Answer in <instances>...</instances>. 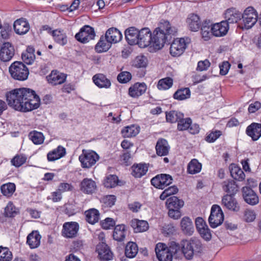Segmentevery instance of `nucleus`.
Masks as SVG:
<instances>
[{
    "instance_id": "1",
    "label": "nucleus",
    "mask_w": 261,
    "mask_h": 261,
    "mask_svg": "<svg viewBox=\"0 0 261 261\" xmlns=\"http://www.w3.org/2000/svg\"><path fill=\"white\" fill-rule=\"evenodd\" d=\"M6 98L10 107L23 112L37 109L40 106L39 97L29 88L14 89L6 94Z\"/></svg>"
},
{
    "instance_id": "2",
    "label": "nucleus",
    "mask_w": 261,
    "mask_h": 261,
    "mask_svg": "<svg viewBox=\"0 0 261 261\" xmlns=\"http://www.w3.org/2000/svg\"><path fill=\"white\" fill-rule=\"evenodd\" d=\"M177 29L171 26L169 21L163 20L152 34L151 46L155 50H160L165 44H170L172 37L175 35Z\"/></svg>"
},
{
    "instance_id": "3",
    "label": "nucleus",
    "mask_w": 261,
    "mask_h": 261,
    "mask_svg": "<svg viewBox=\"0 0 261 261\" xmlns=\"http://www.w3.org/2000/svg\"><path fill=\"white\" fill-rule=\"evenodd\" d=\"M181 246L183 254L189 260L192 259L194 255L201 253L203 248L200 240L195 237L189 240H182Z\"/></svg>"
},
{
    "instance_id": "4",
    "label": "nucleus",
    "mask_w": 261,
    "mask_h": 261,
    "mask_svg": "<svg viewBox=\"0 0 261 261\" xmlns=\"http://www.w3.org/2000/svg\"><path fill=\"white\" fill-rule=\"evenodd\" d=\"M9 72L15 80L19 81L25 80L29 72L27 66L21 62L15 61L9 67Z\"/></svg>"
},
{
    "instance_id": "5",
    "label": "nucleus",
    "mask_w": 261,
    "mask_h": 261,
    "mask_svg": "<svg viewBox=\"0 0 261 261\" xmlns=\"http://www.w3.org/2000/svg\"><path fill=\"white\" fill-rule=\"evenodd\" d=\"M99 155L94 151L83 150L79 156V160L83 168H90L99 160Z\"/></svg>"
},
{
    "instance_id": "6",
    "label": "nucleus",
    "mask_w": 261,
    "mask_h": 261,
    "mask_svg": "<svg viewBox=\"0 0 261 261\" xmlns=\"http://www.w3.org/2000/svg\"><path fill=\"white\" fill-rule=\"evenodd\" d=\"M190 42V39L188 37L174 39L171 44L170 47L171 55L173 57H179L181 55Z\"/></svg>"
},
{
    "instance_id": "7",
    "label": "nucleus",
    "mask_w": 261,
    "mask_h": 261,
    "mask_svg": "<svg viewBox=\"0 0 261 261\" xmlns=\"http://www.w3.org/2000/svg\"><path fill=\"white\" fill-rule=\"evenodd\" d=\"M258 15L252 7H248L242 14V19L244 28L249 29L252 27L257 20Z\"/></svg>"
},
{
    "instance_id": "8",
    "label": "nucleus",
    "mask_w": 261,
    "mask_h": 261,
    "mask_svg": "<svg viewBox=\"0 0 261 261\" xmlns=\"http://www.w3.org/2000/svg\"><path fill=\"white\" fill-rule=\"evenodd\" d=\"M224 221V214L221 207L218 205H213L208 218L210 225L212 228L217 227Z\"/></svg>"
},
{
    "instance_id": "9",
    "label": "nucleus",
    "mask_w": 261,
    "mask_h": 261,
    "mask_svg": "<svg viewBox=\"0 0 261 261\" xmlns=\"http://www.w3.org/2000/svg\"><path fill=\"white\" fill-rule=\"evenodd\" d=\"M95 33L94 28L88 25L82 28L80 32L76 34L75 38L82 43L88 42L90 40L94 39Z\"/></svg>"
},
{
    "instance_id": "10",
    "label": "nucleus",
    "mask_w": 261,
    "mask_h": 261,
    "mask_svg": "<svg viewBox=\"0 0 261 261\" xmlns=\"http://www.w3.org/2000/svg\"><path fill=\"white\" fill-rule=\"evenodd\" d=\"M172 177L167 174H160L153 177L151 184L156 188L164 189L165 187L172 184Z\"/></svg>"
},
{
    "instance_id": "11",
    "label": "nucleus",
    "mask_w": 261,
    "mask_h": 261,
    "mask_svg": "<svg viewBox=\"0 0 261 261\" xmlns=\"http://www.w3.org/2000/svg\"><path fill=\"white\" fill-rule=\"evenodd\" d=\"M152 34L148 28H144L139 31L138 36V43L137 44L141 47L144 48L151 45Z\"/></svg>"
},
{
    "instance_id": "12",
    "label": "nucleus",
    "mask_w": 261,
    "mask_h": 261,
    "mask_svg": "<svg viewBox=\"0 0 261 261\" xmlns=\"http://www.w3.org/2000/svg\"><path fill=\"white\" fill-rule=\"evenodd\" d=\"M234 195H224L222 198V205L228 210L237 212L239 211L240 206Z\"/></svg>"
},
{
    "instance_id": "13",
    "label": "nucleus",
    "mask_w": 261,
    "mask_h": 261,
    "mask_svg": "<svg viewBox=\"0 0 261 261\" xmlns=\"http://www.w3.org/2000/svg\"><path fill=\"white\" fill-rule=\"evenodd\" d=\"M15 54L13 46L9 42L4 43L0 50V60L6 62L10 61Z\"/></svg>"
},
{
    "instance_id": "14",
    "label": "nucleus",
    "mask_w": 261,
    "mask_h": 261,
    "mask_svg": "<svg viewBox=\"0 0 261 261\" xmlns=\"http://www.w3.org/2000/svg\"><path fill=\"white\" fill-rule=\"evenodd\" d=\"M96 251L100 259L102 261H108L113 258V253L105 242H102L97 245Z\"/></svg>"
},
{
    "instance_id": "15",
    "label": "nucleus",
    "mask_w": 261,
    "mask_h": 261,
    "mask_svg": "<svg viewBox=\"0 0 261 261\" xmlns=\"http://www.w3.org/2000/svg\"><path fill=\"white\" fill-rule=\"evenodd\" d=\"M46 79L48 83L53 86L61 85L64 83L66 79V74L57 70H53Z\"/></svg>"
},
{
    "instance_id": "16",
    "label": "nucleus",
    "mask_w": 261,
    "mask_h": 261,
    "mask_svg": "<svg viewBox=\"0 0 261 261\" xmlns=\"http://www.w3.org/2000/svg\"><path fill=\"white\" fill-rule=\"evenodd\" d=\"M15 32L18 35H22L27 33L30 29V24L24 18H20L15 20L13 24Z\"/></svg>"
},
{
    "instance_id": "17",
    "label": "nucleus",
    "mask_w": 261,
    "mask_h": 261,
    "mask_svg": "<svg viewBox=\"0 0 261 261\" xmlns=\"http://www.w3.org/2000/svg\"><path fill=\"white\" fill-rule=\"evenodd\" d=\"M242 193L244 200L248 204L253 205L258 203L259 200L257 195L250 187H243Z\"/></svg>"
},
{
    "instance_id": "18",
    "label": "nucleus",
    "mask_w": 261,
    "mask_h": 261,
    "mask_svg": "<svg viewBox=\"0 0 261 261\" xmlns=\"http://www.w3.org/2000/svg\"><path fill=\"white\" fill-rule=\"evenodd\" d=\"M229 29V25L225 20L214 24L211 28L212 34L216 37L225 35Z\"/></svg>"
},
{
    "instance_id": "19",
    "label": "nucleus",
    "mask_w": 261,
    "mask_h": 261,
    "mask_svg": "<svg viewBox=\"0 0 261 261\" xmlns=\"http://www.w3.org/2000/svg\"><path fill=\"white\" fill-rule=\"evenodd\" d=\"M79 229V224L75 222H66L63 225V234L69 238L75 237Z\"/></svg>"
},
{
    "instance_id": "20",
    "label": "nucleus",
    "mask_w": 261,
    "mask_h": 261,
    "mask_svg": "<svg viewBox=\"0 0 261 261\" xmlns=\"http://www.w3.org/2000/svg\"><path fill=\"white\" fill-rule=\"evenodd\" d=\"M246 133L253 141H257L261 137V124L252 123L247 127Z\"/></svg>"
},
{
    "instance_id": "21",
    "label": "nucleus",
    "mask_w": 261,
    "mask_h": 261,
    "mask_svg": "<svg viewBox=\"0 0 261 261\" xmlns=\"http://www.w3.org/2000/svg\"><path fill=\"white\" fill-rule=\"evenodd\" d=\"M139 31L134 27H129L125 30V39L129 44L133 45L138 44Z\"/></svg>"
},
{
    "instance_id": "22",
    "label": "nucleus",
    "mask_w": 261,
    "mask_h": 261,
    "mask_svg": "<svg viewBox=\"0 0 261 261\" xmlns=\"http://www.w3.org/2000/svg\"><path fill=\"white\" fill-rule=\"evenodd\" d=\"M96 189V183L92 179L85 178L80 184V190L85 194H91Z\"/></svg>"
},
{
    "instance_id": "23",
    "label": "nucleus",
    "mask_w": 261,
    "mask_h": 261,
    "mask_svg": "<svg viewBox=\"0 0 261 261\" xmlns=\"http://www.w3.org/2000/svg\"><path fill=\"white\" fill-rule=\"evenodd\" d=\"M147 89V86L144 83H136L128 89L130 96L136 98L144 94Z\"/></svg>"
},
{
    "instance_id": "24",
    "label": "nucleus",
    "mask_w": 261,
    "mask_h": 261,
    "mask_svg": "<svg viewBox=\"0 0 261 261\" xmlns=\"http://www.w3.org/2000/svg\"><path fill=\"white\" fill-rule=\"evenodd\" d=\"M94 83L99 88L108 89L111 86V83L107 76L102 73H97L92 77Z\"/></svg>"
},
{
    "instance_id": "25",
    "label": "nucleus",
    "mask_w": 261,
    "mask_h": 261,
    "mask_svg": "<svg viewBox=\"0 0 261 261\" xmlns=\"http://www.w3.org/2000/svg\"><path fill=\"white\" fill-rule=\"evenodd\" d=\"M225 21L227 24L237 23L242 19V13L234 8L228 9L225 13Z\"/></svg>"
},
{
    "instance_id": "26",
    "label": "nucleus",
    "mask_w": 261,
    "mask_h": 261,
    "mask_svg": "<svg viewBox=\"0 0 261 261\" xmlns=\"http://www.w3.org/2000/svg\"><path fill=\"white\" fill-rule=\"evenodd\" d=\"M41 235L37 230H33L27 238V243L31 249L38 247L40 244Z\"/></svg>"
},
{
    "instance_id": "27",
    "label": "nucleus",
    "mask_w": 261,
    "mask_h": 261,
    "mask_svg": "<svg viewBox=\"0 0 261 261\" xmlns=\"http://www.w3.org/2000/svg\"><path fill=\"white\" fill-rule=\"evenodd\" d=\"M223 190L227 194L226 195H235L239 191V187L236 181L232 179H227L222 183Z\"/></svg>"
},
{
    "instance_id": "28",
    "label": "nucleus",
    "mask_w": 261,
    "mask_h": 261,
    "mask_svg": "<svg viewBox=\"0 0 261 261\" xmlns=\"http://www.w3.org/2000/svg\"><path fill=\"white\" fill-rule=\"evenodd\" d=\"M170 146L167 141L163 138L159 139L156 144L155 150L159 156L167 155L169 151Z\"/></svg>"
},
{
    "instance_id": "29",
    "label": "nucleus",
    "mask_w": 261,
    "mask_h": 261,
    "mask_svg": "<svg viewBox=\"0 0 261 261\" xmlns=\"http://www.w3.org/2000/svg\"><path fill=\"white\" fill-rule=\"evenodd\" d=\"M105 36L107 39L112 43H116L119 42L122 38V35L121 32L115 28H111L106 32Z\"/></svg>"
},
{
    "instance_id": "30",
    "label": "nucleus",
    "mask_w": 261,
    "mask_h": 261,
    "mask_svg": "<svg viewBox=\"0 0 261 261\" xmlns=\"http://www.w3.org/2000/svg\"><path fill=\"white\" fill-rule=\"evenodd\" d=\"M65 154V148L62 146H59L56 149H54L47 153V160L49 162L55 161L62 158Z\"/></svg>"
},
{
    "instance_id": "31",
    "label": "nucleus",
    "mask_w": 261,
    "mask_h": 261,
    "mask_svg": "<svg viewBox=\"0 0 261 261\" xmlns=\"http://www.w3.org/2000/svg\"><path fill=\"white\" fill-rule=\"evenodd\" d=\"M180 226L184 233L191 236L194 232V227L191 220L188 217H184L180 221Z\"/></svg>"
},
{
    "instance_id": "32",
    "label": "nucleus",
    "mask_w": 261,
    "mask_h": 261,
    "mask_svg": "<svg viewBox=\"0 0 261 261\" xmlns=\"http://www.w3.org/2000/svg\"><path fill=\"white\" fill-rule=\"evenodd\" d=\"M112 44L108 39H106L105 36H101L95 46V49L98 53L106 52L110 48Z\"/></svg>"
},
{
    "instance_id": "33",
    "label": "nucleus",
    "mask_w": 261,
    "mask_h": 261,
    "mask_svg": "<svg viewBox=\"0 0 261 261\" xmlns=\"http://www.w3.org/2000/svg\"><path fill=\"white\" fill-rule=\"evenodd\" d=\"M130 225L136 233L146 231L149 227L147 221L137 219L132 220L130 221Z\"/></svg>"
},
{
    "instance_id": "34",
    "label": "nucleus",
    "mask_w": 261,
    "mask_h": 261,
    "mask_svg": "<svg viewBox=\"0 0 261 261\" xmlns=\"http://www.w3.org/2000/svg\"><path fill=\"white\" fill-rule=\"evenodd\" d=\"M190 29L192 31H197L201 27V21L198 15L191 14L187 19Z\"/></svg>"
},
{
    "instance_id": "35",
    "label": "nucleus",
    "mask_w": 261,
    "mask_h": 261,
    "mask_svg": "<svg viewBox=\"0 0 261 261\" xmlns=\"http://www.w3.org/2000/svg\"><path fill=\"white\" fill-rule=\"evenodd\" d=\"M86 220L90 224H94L99 219V213L97 210L91 208L85 212Z\"/></svg>"
},
{
    "instance_id": "36",
    "label": "nucleus",
    "mask_w": 261,
    "mask_h": 261,
    "mask_svg": "<svg viewBox=\"0 0 261 261\" xmlns=\"http://www.w3.org/2000/svg\"><path fill=\"white\" fill-rule=\"evenodd\" d=\"M125 226L123 224H119L116 225L113 231V239L118 241H123L125 237Z\"/></svg>"
},
{
    "instance_id": "37",
    "label": "nucleus",
    "mask_w": 261,
    "mask_h": 261,
    "mask_svg": "<svg viewBox=\"0 0 261 261\" xmlns=\"http://www.w3.org/2000/svg\"><path fill=\"white\" fill-rule=\"evenodd\" d=\"M167 208H174L180 210L184 205V201L176 196H172L166 201Z\"/></svg>"
},
{
    "instance_id": "38",
    "label": "nucleus",
    "mask_w": 261,
    "mask_h": 261,
    "mask_svg": "<svg viewBox=\"0 0 261 261\" xmlns=\"http://www.w3.org/2000/svg\"><path fill=\"white\" fill-rule=\"evenodd\" d=\"M139 132V127L135 125L127 126L121 130V134L124 138H130L136 136Z\"/></svg>"
},
{
    "instance_id": "39",
    "label": "nucleus",
    "mask_w": 261,
    "mask_h": 261,
    "mask_svg": "<svg viewBox=\"0 0 261 261\" xmlns=\"http://www.w3.org/2000/svg\"><path fill=\"white\" fill-rule=\"evenodd\" d=\"M132 174L135 177L139 178L145 175L148 170V168L144 164L133 165L132 167Z\"/></svg>"
},
{
    "instance_id": "40",
    "label": "nucleus",
    "mask_w": 261,
    "mask_h": 261,
    "mask_svg": "<svg viewBox=\"0 0 261 261\" xmlns=\"http://www.w3.org/2000/svg\"><path fill=\"white\" fill-rule=\"evenodd\" d=\"M231 177L236 180L243 181L245 177L243 171L238 166H231L230 169Z\"/></svg>"
},
{
    "instance_id": "41",
    "label": "nucleus",
    "mask_w": 261,
    "mask_h": 261,
    "mask_svg": "<svg viewBox=\"0 0 261 261\" xmlns=\"http://www.w3.org/2000/svg\"><path fill=\"white\" fill-rule=\"evenodd\" d=\"M138 252V247L136 243L129 242L125 247V254L128 258L134 257Z\"/></svg>"
},
{
    "instance_id": "42",
    "label": "nucleus",
    "mask_w": 261,
    "mask_h": 261,
    "mask_svg": "<svg viewBox=\"0 0 261 261\" xmlns=\"http://www.w3.org/2000/svg\"><path fill=\"white\" fill-rule=\"evenodd\" d=\"M182 117H184V114L177 111H171L166 113V120L170 123L178 122Z\"/></svg>"
},
{
    "instance_id": "43",
    "label": "nucleus",
    "mask_w": 261,
    "mask_h": 261,
    "mask_svg": "<svg viewBox=\"0 0 261 261\" xmlns=\"http://www.w3.org/2000/svg\"><path fill=\"white\" fill-rule=\"evenodd\" d=\"M55 41L58 44L64 45L67 43V37L63 31L56 30L51 32Z\"/></svg>"
},
{
    "instance_id": "44",
    "label": "nucleus",
    "mask_w": 261,
    "mask_h": 261,
    "mask_svg": "<svg viewBox=\"0 0 261 261\" xmlns=\"http://www.w3.org/2000/svg\"><path fill=\"white\" fill-rule=\"evenodd\" d=\"M191 92L189 88H184L177 90L173 94L175 99L182 100L190 97Z\"/></svg>"
},
{
    "instance_id": "45",
    "label": "nucleus",
    "mask_w": 261,
    "mask_h": 261,
    "mask_svg": "<svg viewBox=\"0 0 261 261\" xmlns=\"http://www.w3.org/2000/svg\"><path fill=\"white\" fill-rule=\"evenodd\" d=\"M15 185L14 183L9 182L3 185L1 187V191L4 196L10 197L15 192Z\"/></svg>"
},
{
    "instance_id": "46",
    "label": "nucleus",
    "mask_w": 261,
    "mask_h": 261,
    "mask_svg": "<svg viewBox=\"0 0 261 261\" xmlns=\"http://www.w3.org/2000/svg\"><path fill=\"white\" fill-rule=\"evenodd\" d=\"M202 165L197 160L193 159L189 163L187 170L189 173L194 174L199 173L201 170Z\"/></svg>"
},
{
    "instance_id": "47",
    "label": "nucleus",
    "mask_w": 261,
    "mask_h": 261,
    "mask_svg": "<svg viewBox=\"0 0 261 261\" xmlns=\"http://www.w3.org/2000/svg\"><path fill=\"white\" fill-rule=\"evenodd\" d=\"M173 85V79L167 77L159 80L158 83V88L159 90H167L172 87Z\"/></svg>"
},
{
    "instance_id": "48",
    "label": "nucleus",
    "mask_w": 261,
    "mask_h": 261,
    "mask_svg": "<svg viewBox=\"0 0 261 261\" xmlns=\"http://www.w3.org/2000/svg\"><path fill=\"white\" fill-rule=\"evenodd\" d=\"M29 137L35 144H41L44 141V136L43 134L37 131H33L30 133Z\"/></svg>"
},
{
    "instance_id": "49",
    "label": "nucleus",
    "mask_w": 261,
    "mask_h": 261,
    "mask_svg": "<svg viewBox=\"0 0 261 261\" xmlns=\"http://www.w3.org/2000/svg\"><path fill=\"white\" fill-rule=\"evenodd\" d=\"M177 129L179 131L187 130L192 123L190 118H184L182 117L177 122Z\"/></svg>"
},
{
    "instance_id": "50",
    "label": "nucleus",
    "mask_w": 261,
    "mask_h": 261,
    "mask_svg": "<svg viewBox=\"0 0 261 261\" xmlns=\"http://www.w3.org/2000/svg\"><path fill=\"white\" fill-rule=\"evenodd\" d=\"M118 177L115 175H109L105 179V187L109 188L115 187L117 185Z\"/></svg>"
},
{
    "instance_id": "51",
    "label": "nucleus",
    "mask_w": 261,
    "mask_h": 261,
    "mask_svg": "<svg viewBox=\"0 0 261 261\" xmlns=\"http://www.w3.org/2000/svg\"><path fill=\"white\" fill-rule=\"evenodd\" d=\"M12 257V253L8 248L0 246V261H9Z\"/></svg>"
},
{
    "instance_id": "52",
    "label": "nucleus",
    "mask_w": 261,
    "mask_h": 261,
    "mask_svg": "<svg viewBox=\"0 0 261 261\" xmlns=\"http://www.w3.org/2000/svg\"><path fill=\"white\" fill-rule=\"evenodd\" d=\"M18 212L16 211V208L13 204L10 202L5 208L4 215L6 217H14Z\"/></svg>"
},
{
    "instance_id": "53",
    "label": "nucleus",
    "mask_w": 261,
    "mask_h": 261,
    "mask_svg": "<svg viewBox=\"0 0 261 261\" xmlns=\"http://www.w3.org/2000/svg\"><path fill=\"white\" fill-rule=\"evenodd\" d=\"M133 65L137 68L145 67L147 65V59L143 56H137L133 61Z\"/></svg>"
},
{
    "instance_id": "54",
    "label": "nucleus",
    "mask_w": 261,
    "mask_h": 261,
    "mask_svg": "<svg viewBox=\"0 0 261 261\" xmlns=\"http://www.w3.org/2000/svg\"><path fill=\"white\" fill-rule=\"evenodd\" d=\"M132 74L128 71H122L117 76V80L120 83H127L132 79Z\"/></svg>"
},
{
    "instance_id": "55",
    "label": "nucleus",
    "mask_w": 261,
    "mask_h": 261,
    "mask_svg": "<svg viewBox=\"0 0 261 261\" xmlns=\"http://www.w3.org/2000/svg\"><path fill=\"white\" fill-rule=\"evenodd\" d=\"M222 135V132L220 130H212L205 137V141L209 143L215 142L218 138Z\"/></svg>"
},
{
    "instance_id": "56",
    "label": "nucleus",
    "mask_w": 261,
    "mask_h": 261,
    "mask_svg": "<svg viewBox=\"0 0 261 261\" xmlns=\"http://www.w3.org/2000/svg\"><path fill=\"white\" fill-rule=\"evenodd\" d=\"M26 159L25 156L22 155H16L12 159L11 163L13 166L19 167L25 162Z\"/></svg>"
},
{
    "instance_id": "57",
    "label": "nucleus",
    "mask_w": 261,
    "mask_h": 261,
    "mask_svg": "<svg viewBox=\"0 0 261 261\" xmlns=\"http://www.w3.org/2000/svg\"><path fill=\"white\" fill-rule=\"evenodd\" d=\"M156 256L160 261H172L173 258L171 253L169 252L167 250L163 251L161 253H159Z\"/></svg>"
},
{
    "instance_id": "58",
    "label": "nucleus",
    "mask_w": 261,
    "mask_h": 261,
    "mask_svg": "<svg viewBox=\"0 0 261 261\" xmlns=\"http://www.w3.org/2000/svg\"><path fill=\"white\" fill-rule=\"evenodd\" d=\"M168 214L170 218L174 220H177L181 217V213L180 210L174 208H168Z\"/></svg>"
},
{
    "instance_id": "59",
    "label": "nucleus",
    "mask_w": 261,
    "mask_h": 261,
    "mask_svg": "<svg viewBox=\"0 0 261 261\" xmlns=\"http://www.w3.org/2000/svg\"><path fill=\"white\" fill-rule=\"evenodd\" d=\"M101 227L105 229H109L115 225V222L113 219L107 218L101 222Z\"/></svg>"
},
{
    "instance_id": "60",
    "label": "nucleus",
    "mask_w": 261,
    "mask_h": 261,
    "mask_svg": "<svg viewBox=\"0 0 261 261\" xmlns=\"http://www.w3.org/2000/svg\"><path fill=\"white\" fill-rule=\"evenodd\" d=\"M256 217L255 212L251 210H247L244 212V219L247 222L253 221Z\"/></svg>"
},
{
    "instance_id": "61",
    "label": "nucleus",
    "mask_w": 261,
    "mask_h": 261,
    "mask_svg": "<svg viewBox=\"0 0 261 261\" xmlns=\"http://www.w3.org/2000/svg\"><path fill=\"white\" fill-rule=\"evenodd\" d=\"M201 31L202 38L205 40H208L210 38V36L213 35L211 28L207 25L201 26Z\"/></svg>"
},
{
    "instance_id": "62",
    "label": "nucleus",
    "mask_w": 261,
    "mask_h": 261,
    "mask_svg": "<svg viewBox=\"0 0 261 261\" xmlns=\"http://www.w3.org/2000/svg\"><path fill=\"white\" fill-rule=\"evenodd\" d=\"M21 58L23 62L27 64H31L35 59V55L23 53L21 55Z\"/></svg>"
},
{
    "instance_id": "63",
    "label": "nucleus",
    "mask_w": 261,
    "mask_h": 261,
    "mask_svg": "<svg viewBox=\"0 0 261 261\" xmlns=\"http://www.w3.org/2000/svg\"><path fill=\"white\" fill-rule=\"evenodd\" d=\"M169 252L171 253L172 256L176 254L180 250V246L175 242H171L169 247L166 249Z\"/></svg>"
},
{
    "instance_id": "64",
    "label": "nucleus",
    "mask_w": 261,
    "mask_h": 261,
    "mask_svg": "<svg viewBox=\"0 0 261 261\" xmlns=\"http://www.w3.org/2000/svg\"><path fill=\"white\" fill-rule=\"evenodd\" d=\"M199 233L201 237L206 241H210L212 238V234L208 227L199 230Z\"/></svg>"
}]
</instances>
